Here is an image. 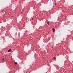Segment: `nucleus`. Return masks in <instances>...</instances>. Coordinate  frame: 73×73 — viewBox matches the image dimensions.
I'll use <instances>...</instances> for the list:
<instances>
[{"label":"nucleus","instance_id":"nucleus-1","mask_svg":"<svg viewBox=\"0 0 73 73\" xmlns=\"http://www.w3.org/2000/svg\"><path fill=\"white\" fill-rule=\"evenodd\" d=\"M53 32H55V29L54 28H52Z\"/></svg>","mask_w":73,"mask_h":73},{"label":"nucleus","instance_id":"nucleus-2","mask_svg":"<svg viewBox=\"0 0 73 73\" xmlns=\"http://www.w3.org/2000/svg\"><path fill=\"white\" fill-rule=\"evenodd\" d=\"M12 49H10L8 51V52H10V51H11Z\"/></svg>","mask_w":73,"mask_h":73},{"label":"nucleus","instance_id":"nucleus-3","mask_svg":"<svg viewBox=\"0 0 73 73\" xmlns=\"http://www.w3.org/2000/svg\"><path fill=\"white\" fill-rule=\"evenodd\" d=\"M15 65H17V62H15Z\"/></svg>","mask_w":73,"mask_h":73},{"label":"nucleus","instance_id":"nucleus-4","mask_svg":"<svg viewBox=\"0 0 73 73\" xmlns=\"http://www.w3.org/2000/svg\"><path fill=\"white\" fill-rule=\"evenodd\" d=\"M47 24H48V25H49V24L48 21L47 22Z\"/></svg>","mask_w":73,"mask_h":73},{"label":"nucleus","instance_id":"nucleus-5","mask_svg":"<svg viewBox=\"0 0 73 73\" xmlns=\"http://www.w3.org/2000/svg\"><path fill=\"white\" fill-rule=\"evenodd\" d=\"M56 57H54V58H53V59L54 60L55 59H56Z\"/></svg>","mask_w":73,"mask_h":73},{"label":"nucleus","instance_id":"nucleus-6","mask_svg":"<svg viewBox=\"0 0 73 73\" xmlns=\"http://www.w3.org/2000/svg\"><path fill=\"white\" fill-rule=\"evenodd\" d=\"M4 59H2V60L3 61H4Z\"/></svg>","mask_w":73,"mask_h":73},{"label":"nucleus","instance_id":"nucleus-7","mask_svg":"<svg viewBox=\"0 0 73 73\" xmlns=\"http://www.w3.org/2000/svg\"><path fill=\"white\" fill-rule=\"evenodd\" d=\"M32 20H33V18H32Z\"/></svg>","mask_w":73,"mask_h":73},{"label":"nucleus","instance_id":"nucleus-8","mask_svg":"<svg viewBox=\"0 0 73 73\" xmlns=\"http://www.w3.org/2000/svg\"><path fill=\"white\" fill-rule=\"evenodd\" d=\"M12 17H13V16H12Z\"/></svg>","mask_w":73,"mask_h":73},{"label":"nucleus","instance_id":"nucleus-9","mask_svg":"<svg viewBox=\"0 0 73 73\" xmlns=\"http://www.w3.org/2000/svg\"><path fill=\"white\" fill-rule=\"evenodd\" d=\"M55 5H56V3H55Z\"/></svg>","mask_w":73,"mask_h":73}]
</instances>
